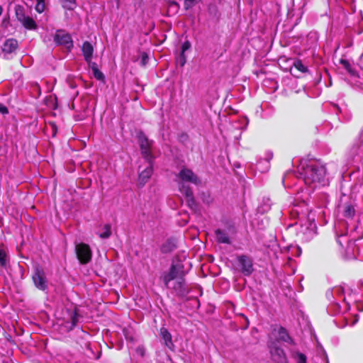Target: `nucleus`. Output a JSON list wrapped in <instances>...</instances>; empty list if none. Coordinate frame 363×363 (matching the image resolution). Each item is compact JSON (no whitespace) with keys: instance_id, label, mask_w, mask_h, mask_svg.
Wrapping results in <instances>:
<instances>
[{"instance_id":"f257e3e1","label":"nucleus","mask_w":363,"mask_h":363,"mask_svg":"<svg viewBox=\"0 0 363 363\" xmlns=\"http://www.w3.org/2000/svg\"><path fill=\"white\" fill-rule=\"evenodd\" d=\"M329 301L328 310L332 315L345 313L350 308V303L356 301V295L346 285L335 286L326 292Z\"/></svg>"},{"instance_id":"f03ea898","label":"nucleus","mask_w":363,"mask_h":363,"mask_svg":"<svg viewBox=\"0 0 363 363\" xmlns=\"http://www.w3.org/2000/svg\"><path fill=\"white\" fill-rule=\"evenodd\" d=\"M299 174L305 184L313 190L329 185L325 167L320 162H310L305 166L302 164Z\"/></svg>"},{"instance_id":"7ed1b4c3","label":"nucleus","mask_w":363,"mask_h":363,"mask_svg":"<svg viewBox=\"0 0 363 363\" xmlns=\"http://www.w3.org/2000/svg\"><path fill=\"white\" fill-rule=\"evenodd\" d=\"M176 181L180 193L186 199L188 206L193 208L196 206L193 191L186 183L189 182L199 186L201 184V180L191 169L184 167L177 174Z\"/></svg>"},{"instance_id":"20e7f679","label":"nucleus","mask_w":363,"mask_h":363,"mask_svg":"<svg viewBox=\"0 0 363 363\" xmlns=\"http://www.w3.org/2000/svg\"><path fill=\"white\" fill-rule=\"evenodd\" d=\"M138 140L140 145L141 153L145 160H153V157L151 152L152 141L150 140L143 132L138 133Z\"/></svg>"},{"instance_id":"39448f33","label":"nucleus","mask_w":363,"mask_h":363,"mask_svg":"<svg viewBox=\"0 0 363 363\" xmlns=\"http://www.w3.org/2000/svg\"><path fill=\"white\" fill-rule=\"evenodd\" d=\"M75 249L77 258L81 264H85L91 261L92 252L89 245L82 242L76 245Z\"/></svg>"},{"instance_id":"423d86ee","label":"nucleus","mask_w":363,"mask_h":363,"mask_svg":"<svg viewBox=\"0 0 363 363\" xmlns=\"http://www.w3.org/2000/svg\"><path fill=\"white\" fill-rule=\"evenodd\" d=\"M269 340L274 341L277 344L281 341L289 343L293 342V340L289 335L286 330L281 326L275 327L273 329L269 336Z\"/></svg>"},{"instance_id":"0eeeda50","label":"nucleus","mask_w":363,"mask_h":363,"mask_svg":"<svg viewBox=\"0 0 363 363\" xmlns=\"http://www.w3.org/2000/svg\"><path fill=\"white\" fill-rule=\"evenodd\" d=\"M269 348L272 359L277 363L286 362V357L284 350L274 342L269 341Z\"/></svg>"},{"instance_id":"6e6552de","label":"nucleus","mask_w":363,"mask_h":363,"mask_svg":"<svg viewBox=\"0 0 363 363\" xmlns=\"http://www.w3.org/2000/svg\"><path fill=\"white\" fill-rule=\"evenodd\" d=\"M32 278L36 288L43 291H46L48 290V280L43 269L37 268L35 270Z\"/></svg>"},{"instance_id":"1a4fd4ad","label":"nucleus","mask_w":363,"mask_h":363,"mask_svg":"<svg viewBox=\"0 0 363 363\" xmlns=\"http://www.w3.org/2000/svg\"><path fill=\"white\" fill-rule=\"evenodd\" d=\"M237 262L240 267L242 273L245 276L250 275L254 269L252 264V259L250 257L241 255L237 257Z\"/></svg>"},{"instance_id":"9d476101","label":"nucleus","mask_w":363,"mask_h":363,"mask_svg":"<svg viewBox=\"0 0 363 363\" xmlns=\"http://www.w3.org/2000/svg\"><path fill=\"white\" fill-rule=\"evenodd\" d=\"M184 276L183 267L180 264H172L169 272L163 275V281L166 286L172 280Z\"/></svg>"},{"instance_id":"9b49d317","label":"nucleus","mask_w":363,"mask_h":363,"mask_svg":"<svg viewBox=\"0 0 363 363\" xmlns=\"http://www.w3.org/2000/svg\"><path fill=\"white\" fill-rule=\"evenodd\" d=\"M54 41L56 44L64 45L67 48H71L73 47L72 37L64 30H60L56 32L54 36Z\"/></svg>"},{"instance_id":"f8f14e48","label":"nucleus","mask_w":363,"mask_h":363,"mask_svg":"<svg viewBox=\"0 0 363 363\" xmlns=\"http://www.w3.org/2000/svg\"><path fill=\"white\" fill-rule=\"evenodd\" d=\"M346 253L350 258L359 259L363 260V256L361 255V250L354 241H349L346 248Z\"/></svg>"},{"instance_id":"ddd939ff","label":"nucleus","mask_w":363,"mask_h":363,"mask_svg":"<svg viewBox=\"0 0 363 363\" xmlns=\"http://www.w3.org/2000/svg\"><path fill=\"white\" fill-rule=\"evenodd\" d=\"M147 166L139 173L138 181L140 184L144 185L150 178L152 174L153 160H145Z\"/></svg>"},{"instance_id":"4468645a","label":"nucleus","mask_w":363,"mask_h":363,"mask_svg":"<svg viewBox=\"0 0 363 363\" xmlns=\"http://www.w3.org/2000/svg\"><path fill=\"white\" fill-rule=\"evenodd\" d=\"M18 41L14 38L7 39L3 44L2 51L5 54H11L18 48Z\"/></svg>"},{"instance_id":"2eb2a0df","label":"nucleus","mask_w":363,"mask_h":363,"mask_svg":"<svg viewBox=\"0 0 363 363\" xmlns=\"http://www.w3.org/2000/svg\"><path fill=\"white\" fill-rule=\"evenodd\" d=\"M308 71V68L305 66L300 60H296L291 69V72L293 75L298 77V74H303Z\"/></svg>"},{"instance_id":"dca6fc26","label":"nucleus","mask_w":363,"mask_h":363,"mask_svg":"<svg viewBox=\"0 0 363 363\" xmlns=\"http://www.w3.org/2000/svg\"><path fill=\"white\" fill-rule=\"evenodd\" d=\"M82 51L85 61L86 62H90L94 52V48L92 45L89 42L85 41L82 45Z\"/></svg>"},{"instance_id":"f3484780","label":"nucleus","mask_w":363,"mask_h":363,"mask_svg":"<svg viewBox=\"0 0 363 363\" xmlns=\"http://www.w3.org/2000/svg\"><path fill=\"white\" fill-rule=\"evenodd\" d=\"M96 234L102 239H107L111 235V225L109 223L100 225Z\"/></svg>"},{"instance_id":"a211bd4d","label":"nucleus","mask_w":363,"mask_h":363,"mask_svg":"<svg viewBox=\"0 0 363 363\" xmlns=\"http://www.w3.org/2000/svg\"><path fill=\"white\" fill-rule=\"evenodd\" d=\"M216 238L218 242L223 244H230V238L228 233L221 229H217L215 231Z\"/></svg>"},{"instance_id":"6ab92c4d","label":"nucleus","mask_w":363,"mask_h":363,"mask_svg":"<svg viewBox=\"0 0 363 363\" xmlns=\"http://www.w3.org/2000/svg\"><path fill=\"white\" fill-rule=\"evenodd\" d=\"M19 22L27 30H34L38 28L36 22L29 16H26Z\"/></svg>"},{"instance_id":"aec40b11","label":"nucleus","mask_w":363,"mask_h":363,"mask_svg":"<svg viewBox=\"0 0 363 363\" xmlns=\"http://www.w3.org/2000/svg\"><path fill=\"white\" fill-rule=\"evenodd\" d=\"M160 336L164 341V344L167 347L170 348L173 345L172 335L167 328L163 327L160 329Z\"/></svg>"},{"instance_id":"412c9836","label":"nucleus","mask_w":363,"mask_h":363,"mask_svg":"<svg viewBox=\"0 0 363 363\" xmlns=\"http://www.w3.org/2000/svg\"><path fill=\"white\" fill-rule=\"evenodd\" d=\"M343 214L345 217L352 218L355 214V209L353 205L347 203L344 206Z\"/></svg>"},{"instance_id":"4be33fe9","label":"nucleus","mask_w":363,"mask_h":363,"mask_svg":"<svg viewBox=\"0 0 363 363\" xmlns=\"http://www.w3.org/2000/svg\"><path fill=\"white\" fill-rule=\"evenodd\" d=\"M291 357L296 362V363H306V356L300 352H293L291 353Z\"/></svg>"},{"instance_id":"5701e85b","label":"nucleus","mask_w":363,"mask_h":363,"mask_svg":"<svg viewBox=\"0 0 363 363\" xmlns=\"http://www.w3.org/2000/svg\"><path fill=\"white\" fill-rule=\"evenodd\" d=\"M340 63L351 76H356V71L352 67L350 62L345 59H341Z\"/></svg>"},{"instance_id":"b1692460","label":"nucleus","mask_w":363,"mask_h":363,"mask_svg":"<svg viewBox=\"0 0 363 363\" xmlns=\"http://www.w3.org/2000/svg\"><path fill=\"white\" fill-rule=\"evenodd\" d=\"M15 14L18 21H21L27 15L26 14L25 8L21 5H16L15 7Z\"/></svg>"},{"instance_id":"393cba45","label":"nucleus","mask_w":363,"mask_h":363,"mask_svg":"<svg viewBox=\"0 0 363 363\" xmlns=\"http://www.w3.org/2000/svg\"><path fill=\"white\" fill-rule=\"evenodd\" d=\"M86 348L87 350L86 355L89 358L97 359H99L100 357V354L99 353L96 354L94 352L93 346L91 345V343H89V342L86 343Z\"/></svg>"},{"instance_id":"a878e982","label":"nucleus","mask_w":363,"mask_h":363,"mask_svg":"<svg viewBox=\"0 0 363 363\" xmlns=\"http://www.w3.org/2000/svg\"><path fill=\"white\" fill-rule=\"evenodd\" d=\"M7 262V254L4 248H0V266L6 267Z\"/></svg>"},{"instance_id":"bb28decb","label":"nucleus","mask_w":363,"mask_h":363,"mask_svg":"<svg viewBox=\"0 0 363 363\" xmlns=\"http://www.w3.org/2000/svg\"><path fill=\"white\" fill-rule=\"evenodd\" d=\"M36 1V5H35V11L41 13L45 11V0H35Z\"/></svg>"},{"instance_id":"cd10ccee","label":"nucleus","mask_w":363,"mask_h":363,"mask_svg":"<svg viewBox=\"0 0 363 363\" xmlns=\"http://www.w3.org/2000/svg\"><path fill=\"white\" fill-rule=\"evenodd\" d=\"M271 208V205L269 203V199H267L266 202H264L263 204L260 205L258 207V211L259 213H264L265 212H267Z\"/></svg>"},{"instance_id":"c85d7f7f","label":"nucleus","mask_w":363,"mask_h":363,"mask_svg":"<svg viewBox=\"0 0 363 363\" xmlns=\"http://www.w3.org/2000/svg\"><path fill=\"white\" fill-rule=\"evenodd\" d=\"M186 62V57L185 54L180 53L179 56L177 58V63L181 67H183Z\"/></svg>"},{"instance_id":"c756f323","label":"nucleus","mask_w":363,"mask_h":363,"mask_svg":"<svg viewBox=\"0 0 363 363\" xmlns=\"http://www.w3.org/2000/svg\"><path fill=\"white\" fill-rule=\"evenodd\" d=\"M93 75L94 77L97 79V80H99V81H103L104 79V74L98 69H94L93 72Z\"/></svg>"},{"instance_id":"7c9ffc66","label":"nucleus","mask_w":363,"mask_h":363,"mask_svg":"<svg viewBox=\"0 0 363 363\" xmlns=\"http://www.w3.org/2000/svg\"><path fill=\"white\" fill-rule=\"evenodd\" d=\"M191 48V43L189 40L184 41L182 45L181 53L185 54V52Z\"/></svg>"},{"instance_id":"2f4dec72","label":"nucleus","mask_w":363,"mask_h":363,"mask_svg":"<svg viewBox=\"0 0 363 363\" xmlns=\"http://www.w3.org/2000/svg\"><path fill=\"white\" fill-rule=\"evenodd\" d=\"M262 164H264V169H265V170L269 169V160H260V161L258 162V164H257V168H258L259 169H262L261 166H262Z\"/></svg>"},{"instance_id":"473e14b6","label":"nucleus","mask_w":363,"mask_h":363,"mask_svg":"<svg viewBox=\"0 0 363 363\" xmlns=\"http://www.w3.org/2000/svg\"><path fill=\"white\" fill-rule=\"evenodd\" d=\"M202 201L204 202V203H210L212 202L213 199L211 197L210 194H203V196H202Z\"/></svg>"},{"instance_id":"72a5a7b5","label":"nucleus","mask_w":363,"mask_h":363,"mask_svg":"<svg viewBox=\"0 0 363 363\" xmlns=\"http://www.w3.org/2000/svg\"><path fill=\"white\" fill-rule=\"evenodd\" d=\"M182 277H183L179 278V281L177 282V286L174 287L175 289H181L182 290L183 289L184 281V279Z\"/></svg>"},{"instance_id":"f704fd0d","label":"nucleus","mask_w":363,"mask_h":363,"mask_svg":"<svg viewBox=\"0 0 363 363\" xmlns=\"http://www.w3.org/2000/svg\"><path fill=\"white\" fill-rule=\"evenodd\" d=\"M195 1L196 0H184L186 9H189V7H191Z\"/></svg>"},{"instance_id":"c9c22d12","label":"nucleus","mask_w":363,"mask_h":363,"mask_svg":"<svg viewBox=\"0 0 363 363\" xmlns=\"http://www.w3.org/2000/svg\"><path fill=\"white\" fill-rule=\"evenodd\" d=\"M345 318L346 319L347 325H354L359 320L357 315H355L354 320H352L351 323L347 320V317H345Z\"/></svg>"},{"instance_id":"e433bc0d","label":"nucleus","mask_w":363,"mask_h":363,"mask_svg":"<svg viewBox=\"0 0 363 363\" xmlns=\"http://www.w3.org/2000/svg\"><path fill=\"white\" fill-rule=\"evenodd\" d=\"M136 352H137L138 354L141 355V356H144V354H145V349H144V347H142V346H141V347H140H140H138L136 349Z\"/></svg>"},{"instance_id":"4c0bfd02","label":"nucleus","mask_w":363,"mask_h":363,"mask_svg":"<svg viewBox=\"0 0 363 363\" xmlns=\"http://www.w3.org/2000/svg\"><path fill=\"white\" fill-rule=\"evenodd\" d=\"M89 65V67L91 69L92 72L94 70V69H98V67H97V65L96 62H91V60L90 61V62H87Z\"/></svg>"},{"instance_id":"58836bf2","label":"nucleus","mask_w":363,"mask_h":363,"mask_svg":"<svg viewBox=\"0 0 363 363\" xmlns=\"http://www.w3.org/2000/svg\"><path fill=\"white\" fill-rule=\"evenodd\" d=\"M0 113H8L7 108L2 104H0Z\"/></svg>"},{"instance_id":"ea45409f","label":"nucleus","mask_w":363,"mask_h":363,"mask_svg":"<svg viewBox=\"0 0 363 363\" xmlns=\"http://www.w3.org/2000/svg\"><path fill=\"white\" fill-rule=\"evenodd\" d=\"M345 238V235H341L337 238V242L342 246V240Z\"/></svg>"},{"instance_id":"a19ab883","label":"nucleus","mask_w":363,"mask_h":363,"mask_svg":"<svg viewBox=\"0 0 363 363\" xmlns=\"http://www.w3.org/2000/svg\"><path fill=\"white\" fill-rule=\"evenodd\" d=\"M145 57H146V55H145V54H144V55H143V62L145 61Z\"/></svg>"},{"instance_id":"79ce46f5","label":"nucleus","mask_w":363,"mask_h":363,"mask_svg":"<svg viewBox=\"0 0 363 363\" xmlns=\"http://www.w3.org/2000/svg\"><path fill=\"white\" fill-rule=\"evenodd\" d=\"M2 12H3V9H2L1 6H0V16L2 14Z\"/></svg>"},{"instance_id":"37998d69","label":"nucleus","mask_w":363,"mask_h":363,"mask_svg":"<svg viewBox=\"0 0 363 363\" xmlns=\"http://www.w3.org/2000/svg\"><path fill=\"white\" fill-rule=\"evenodd\" d=\"M296 251L298 252V255L301 253V249L299 247L296 248Z\"/></svg>"},{"instance_id":"c03bdc74","label":"nucleus","mask_w":363,"mask_h":363,"mask_svg":"<svg viewBox=\"0 0 363 363\" xmlns=\"http://www.w3.org/2000/svg\"><path fill=\"white\" fill-rule=\"evenodd\" d=\"M333 107H334L335 109H337V110H338V111H339V108H338V106H336V105H333Z\"/></svg>"},{"instance_id":"a18cd8bd","label":"nucleus","mask_w":363,"mask_h":363,"mask_svg":"<svg viewBox=\"0 0 363 363\" xmlns=\"http://www.w3.org/2000/svg\"><path fill=\"white\" fill-rule=\"evenodd\" d=\"M310 233H311L312 235L315 234V233H314L313 231H312V230H311V231H310Z\"/></svg>"},{"instance_id":"49530a36","label":"nucleus","mask_w":363,"mask_h":363,"mask_svg":"<svg viewBox=\"0 0 363 363\" xmlns=\"http://www.w3.org/2000/svg\"><path fill=\"white\" fill-rule=\"evenodd\" d=\"M326 363H329L328 360L327 359V362Z\"/></svg>"},{"instance_id":"de8ad7c7","label":"nucleus","mask_w":363,"mask_h":363,"mask_svg":"<svg viewBox=\"0 0 363 363\" xmlns=\"http://www.w3.org/2000/svg\"><path fill=\"white\" fill-rule=\"evenodd\" d=\"M362 247H363V246H362Z\"/></svg>"}]
</instances>
